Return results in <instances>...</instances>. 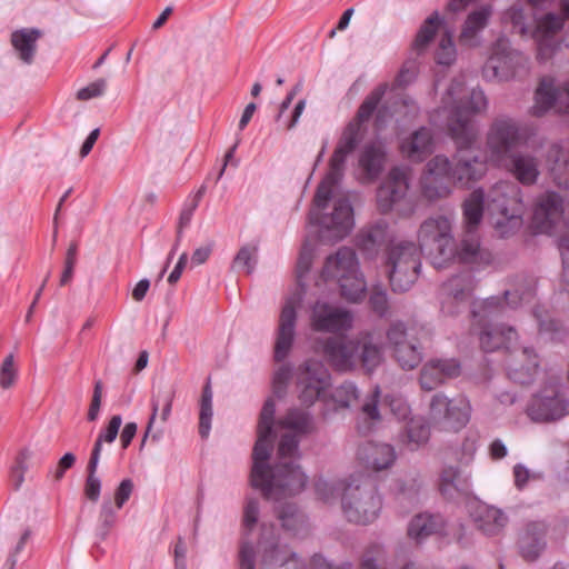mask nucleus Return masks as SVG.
I'll use <instances>...</instances> for the list:
<instances>
[{"label": "nucleus", "instance_id": "nucleus-15", "mask_svg": "<svg viewBox=\"0 0 569 569\" xmlns=\"http://www.w3.org/2000/svg\"><path fill=\"white\" fill-rule=\"evenodd\" d=\"M565 202L562 197L555 191H546L540 194L533 207L532 227L538 233L551 234L562 221Z\"/></svg>", "mask_w": 569, "mask_h": 569}, {"label": "nucleus", "instance_id": "nucleus-36", "mask_svg": "<svg viewBox=\"0 0 569 569\" xmlns=\"http://www.w3.org/2000/svg\"><path fill=\"white\" fill-rule=\"evenodd\" d=\"M547 160L553 182L560 188L569 189V151L552 144L548 150Z\"/></svg>", "mask_w": 569, "mask_h": 569}, {"label": "nucleus", "instance_id": "nucleus-32", "mask_svg": "<svg viewBox=\"0 0 569 569\" xmlns=\"http://www.w3.org/2000/svg\"><path fill=\"white\" fill-rule=\"evenodd\" d=\"M491 14L492 7L490 4H483L470 12L459 37L460 43L470 47L478 46L477 34L487 27Z\"/></svg>", "mask_w": 569, "mask_h": 569}, {"label": "nucleus", "instance_id": "nucleus-49", "mask_svg": "<svg viewBox=\"0 0 569 569\" xmlns=\"http://www.w3.org/2000/svg\"><path fill=\"white\" fill-rule=\"evenodd\" d=\"M279 519L286 530L298 532L299 529L305 525V516L299 512L297 507L292 503H286L279 511Z\"/></svg>", "mask_w": 569, "mask_h": 569}, {"label": "nucleus", "instance_id": "nucleus-55", "mask_svg": "<svg viewBox=\"0 0 569 569\" xmlns=\"http://www.w3.org/2000/svg\"><path fill=\"white\" fill-rule=\"evenodd\" d=\"M456 60V48L450 32H445L436 51V61L439 64L450 66Z\"/></svg>", "mask_w": 569, "mask_h": 569}, {"label": "nucleus", "instance_id": "nucleus-1", "mask_svg": "<svg viewBox=\"0 0 569 569\" xmlns=\"http://www.w3.org/2000/svg\"><path fill=\"white\" fill-rule=\"evenodd\" d=\"M276 427L278 431H283L278 442V461L272 468L268 465L273 432L258 430L250 482L253 488L261 490L266 499L280 500L300 493L306 487L307 476L297 461L300 459L301 438L312 432L313 422L308 412L292 408L276 422Z\"/></svg>", "mask_w": 569, "mask_h": 569}, {"label": "nucleus", "instance_id": "nucleus-25", "mask_svg": "<svg viewBox=\"0 0 569 569\" xmlns=\"http://www.w3.org/2000/svg\"><path fill=\"white\" fill-rule=\"evenodd\" d=\"M357 458L367 468L380 471L390 468L397 456L392 446L368 441L358 447Z\"/></svg>", "mask_w": 569, "mask_h": 569}, {"label": "nucleus", "instance_id": "nucleus-30", "mask_svg": "<svg viewBox=\"0 0 569 569\" xmlns=\"http://www.w3.org/2000/svg\"><path fill=\"white\" fill-rule=\"evenodd\" d=\"M432 134L428 128L421 127L401 142L400 149L411 161H422L432 152Z\"/></svg>", "mask_w": 569, "mask_h": 569}, {"label": "nucleus", "instance_id": "nucleus-64", "mask_svg": "<svg viewBox=\"0 0 569 569\" xmlns=\"http://www.w3.org/2000/svg\"><path fill=\"white\" fill-rule=\"evenodd\" d=\"M387 339L392 350L411 341L408 340V335L402 322H395L390 326L387 331Z\"/></svg>", "mask_w": 569, "mask_h": 569}, {"label": "nucleus", "instance_id": "nucleus-4", "mask_svg": "<svg viewBox=\"0 0 569 569\" xmlns=\"http://www.w3.org/2000/svg\"><path fill=\"white\" fill-rule=\"evenodd\" d=\"M341 507L349 522L372 523L382 509V497L376 481L363 475L350 476L343 487Z\"/></svg>", "mask_w": 569, "mask_h": 569}, {"label": "nucleus", "instance_id": "nucleus-9", "mask_svg": "<svg viewBox=\"0 0 569 569\" xmlns=\"http://www.w3.org/2000/svg\"><path fill=\"white\" fill-rule=\"evenodd\" d=\"M487 98L482 90L472 89L468 103L455 106L448 121L450 134L455 141L465 146L473 143L478 136V129L472 120V114L487 108Z\"/></svg>", "mask_w": 569, "mask_h": 569}, {"label": "nucleus", "instance_id": "nucleus-17", "mask_svg": "<svg viewBox=\"0 0 569 569\" xmlns=\"http://www.w3.org/2000/svg\"><path fill=\"white\" fill-rule=\"evenodd\" d=\"M563 17L555 12H547L537 22L532 37L537 43V59L546 61L552 57L558 48L556 36L565 28Z\"/></svg>", "mask_w": 569, "mask_h": 569}, {"label": "nucleus", "instance_id": "nucleus-48", "mask_svg": "<svg viewBox=\"0 0 569 569\" xmlns=\"http://www.w3.org/2000/svg\"><path fill=\"white\" fill-rule=\"evenodd\" d=\"M360 569H387L383 547L377 543L369 546L362 555Z\"/></svg>", "mask_w": 569, "mask_h": 569}, {"label": "nucleus", "instance_id": "nucleus-47", "mask_svg": "<svg viewBox=\"0 0 569 569\" xmlns=\"http://www.w3.org/2000/svg\"><path fill=\"white\" fill-rule=\"evenodd\" d=\"M121 423H122V418L120 415H116V416L111 417L107 428L99 433V436L93 445L91 456H90L91 459H96V460L100 461L102 443L103 442L112 443L116 440V438L119 433Z\"/></svg>", "mask_w": 569, "mask_h": 569}, {"label": "nucleus", "instance_id": "nucleus-8", "mask_svg": "<svg viewBox=\"0 0 569 569\" xmlns=\"http://www.w3.org/2000/svg\"><path fill=\"white\" fill-rule=\"evenodd\" d=\"M489 209L495 219V227L501 237L513 233L522 226L525 204L521 189L511 182L496 183L489 193Z\"/></svg>", "mask_w": 569, "mask_h": 569}, {"label": "nucleus", "instance_id": "nucleus-26", "mask_svg": "<svg viewBox=\"0 0 569 569\" xmlns=\"http://www.w3.org/2000/svg\"><path fill=\"white\" fill-rule=\"evenodd\" d=\"M387 159L386 147L381 141H372L367 143L358 159L361 170L362 180L365 182L375 181L385 168Z\"/></svg>", "mask_w": 569, "mask_h": 569}, {"label": "nucleus", "instance_id": "nucleus-20", "mask_svg": "<svg viewBox=\"0 0 569 569\" xmlns=\"http://www.w3.org/2000/svg\"><path fill=\"white\" fill-rule=\"evenodd\" d=\"M497 166L525 187L536 184L540 177V159L530 152L515 151Z\"/></svg>", "mask_w": 569, "mask_h": 569}, {"label": "nucleus", "instance_id": "nucleus-38", "mask_svg": "<svg viewBox=\"0 0 569 569\" xmlns=\"http://www.w3.org/2000/svg\"><path fill=\"white\" fill-rule=\"evenodd\" d=\"M400 440L407 445L410 450H416L428 442L430 438V427L422 417L411 418L400 432Z\"/></svg>", "mask_w": 569, "mask_h": 569}, {"label": "nucleus", "instance_id": "nucleus-31", "mask_svg": "<svg viewBox=\"0 0 569 569\" xmlns=\"http://www.w3.org/2000/svg\"><path fill=\"white\" fill-rule=\"evenodd\" d=\"M42 37V31L37 28H22L11 33V44L19 59L31 64L37 53V42Z\"/></svg>", "mask_w": 569, "mask_h": 569}, {"label": "nucleus", "instance_id": "nucleus-59", "mask_svg": "<svg viewBox=\"0 0 569 569\" xmlns=\"http://www.w3.org/2000/svg\"><path fill=\"white\" fill-rule=\"evenodd\" d=\"M292 377V371L290 366L283 365L281 366L273 375L272 379V389L273 393L278 398H282L289 385V381Z\"/></svg>", "mask_w": 569, "mask_h": 569}, {"label": "nucleus", "instance_id": "nucleus-21", "mask_svg": "<svg viewBox=\"0 0 569 569\" xmlns=\"http://www.w3.org/2000/svg\"><path fill=\"white\" fill-rule=\"evenodd\" d=\"M408 174L403 168H392L377 190V206L381 213L390 212L407 194Z\"/></svg>", "mask_w": 569, "mask_h": 569}, {"label": "nucleus", "instance_id": "nucleus-50", "mask_svg": "<svg viewBox=\"0 0 569 569\" xmlns=\"http://www.w3.org/2000/svg\"><path fill=\"white\" fill-rule=\"evenodd\" d=\"M257 246L246 244L241 247L233 258L232 268L251 273L257 262Z\"/></svg>", "mask_w": 569, "mask_h": 569}, {"label": "nucleus", "instance_id": "nucleus-63", "mask_svg": "<svg viewBox=\"0 0 569 569\" xmlns=\"http://www.w3.org/2000/svg\"><path fill=\"white\" fill-rule=\"evenodd\" d=\"M372 310L380 317L389 311L388 296L383 288L375 287L369 299Z\"/></svg>", "mask_w": 569, "mask_h": 569}, {"label": "nucleus", "instance_id": "nucleus-53", "mask_svg": "<svg viewBox=\"0 0 569 569\" xmlns=\"http://www.w3.org/2000/svg\"><path fill=\"white\" fill-rule=\"evenodd\" d=\"M98 465V460L90 458L87 466L88 477L84 485V495L90 501L93 502L99 500L101 490V481L96 476Z\"/></svg>", "mask_w": 569, "mask_h": 569}, {"label": "nucleus", "instance_id": "nucleus-3", "mask_svg": "<svg viewBox=\"0 0 569 569\" xmlns=\"http://www.w3.org/2000/svg\"><path fill=\"white\" fill-rule=\"evenodd\" d=\"M327 361L339 371H349L358 365L373 372L383 362L382 336L376 331L360 332L353 339L330 337L320 346Z\"/></svg>", "mask_w": 569, "mask_h": 569}, {"label": "nucleus", "instance_id": "nucleus-14", "mask_svg": "<svg viewBox=\"0 0 569 569\" xmlns=\"http://www.w3.org/2000/svg\"><path fill=\"white\" fill-rule=\"evenodd\" d=\"M353 315L335 305L317 301L310 313V327L316 332L339 333L352 328Z\"/></svg>", "mask_w": 569, "mask_h": 569}, {"label": "nucleus", "instance_id": "nucleus-16", "mask_svg": "<svg viewBox=\"0 0 569 569\" xmlns=\"http://www.w3.org/2000/svg\"><path fill=\"white\" fill-rule=\"evenodd\" d=\"M551 109L558 113H569V80L558 87L551 78H543L540 81L535 92L531 112L536 117H542Z\"/></svg>", "mask_w": 569, "mask_h": 569}, {"label": "nucleus", "instance_id": "nucleus-58", "mask_svg": "<svg viewBox=\"0 0 569 569\" xmlns=\"http://www.w3.org/2000/svg\"><path fill=\"white\" fill-rule=\"evenodd\" d=\"M259 547L263 549V562L279 565H284L287 562V558L282 555L277 541H268L264 538H262L259 541Z\"/></svg>", "mask_w": 569, "mask_h": 569}, {"label": "nucleus", "instance_id": "nucleus-18", "mask_svg": "<svg viewBox=\"0 0 569 569\" xmlns=\"http://www.w3.org/2000/svg\"><path fill=\"white\" fill-rule=\"evenodd\" d=\"M458 146V152L451 162V177L453 181L461 186H467L470 182L479 180L486 172V163L479 159L471 144L467 146L455 141Z\"/></svg>", "mask_w": 569, "mask_h": 569}, {"label": "nucleus", "instance_id": "nucleus-42", "mask_svg": "<svg viewBox=\"0 0 569 569\" xmlns=\"http://www.w3.org/2000/svg\"><path fill=\"white\" fill-rule=\"evenodd\" d=\"M443 23V19L439 16L438 11L431 13L418 30L416 39L413 41V48L417 51H423L429 43L433 40L440 26Z\"/></svg>", "mask_w": 569, "mask_h": 569}, {"label": "nucleus", "instance_id": "nucleus-57", "mask_svg": "<svg viewBox=\"0 0 569 569\" xmlns=\"http://www.w3.org/2000/svg\"><path fill=\"white\" fill-rule=\"evenodd\" d=\"M420 488H421L420 482L415 478H411L408 481H399L398 490H397V499L400 502L407 501L411 505H415L419 500Z\"/></svg>", "mask_w": 569, "mask_h": 569}, {"label": "nucleus", "instance_id": "nucleus-61", "mask_svg": "<svg viewBox=\"0 0 569 569\" xmlns=\"http://www.w3.org/2000/svg\"><path fill=\"white\" fill-rule=\"evenodd\" d=\"M17 379V369L14 367V356L13 353L8 355L0 369V386L3 389H8L13 386Z\"/></svg>", "mask_w": 569, "mask_h": 569}, {"label": "nucleus", "instance_id": "nucleus-6", "mask_svg": "<svg viewBox=\"0 0 569 569\" xmlns=\"http://www.w3.org/2000/svg\"><path fill=\"white\" fill-rule=\"evenodd\" d=\"M417 239L419 250L429 257L436 268H443L455 260L452 224L446 216L438 214L426 219L420 224Z\"/></svg>", "mask_w": 569, "mask_h": 569}, {"label": "nucleus", "instance_id": "nucleus-60", "mask_svg": "<svg viewBox=\"0 0 569 569\" xmlns=\"http://www.w3.org/2000/svg\"><path fill=\"white\" fill-rule=\"evenodd\" d=\"M276 403L272 398H268L260 412L258 430L273 432Z\"/></svg>", "mask_w": 569, "mask_h": 569}, {"label": "nucleus", "instance_id": "nucleus-27", "mask_svg": "<svg viewBox=\"0 0 569 569\" xmlns=\"http://www.w3.org/2000/svg\"><path fill=\"white\" fill-rule=\"evenodd\" d=\"M388 224L381 220L361 229L357 234L356 244L363 256L375 259L381 246L388 241Z\"/></svg>", "mask_w": 569, "mask_h": 569}, {"label": "nucleus", "instance_id": "nucleus-7", "mask_svg": "<svg viewBox=\"0 0 569 569\" xmlns=\"http://www.w3.org/2000/svg\"><path fill=\"white\" fill-rule=\"evenodd\" d=\"M421 253L412 241L388 244L385 268L393 292H406L416 282L421 267Z\"/></svg>", "mask_w": 569, "mask_h": 569}, {"label": "nucleus", "instance_id": "nucleus-37", "mask_svg": "<svg viewBox=\"0 0 569 569\" xmlns=\"http://www.w3.org/2000/svg\"><path fill=\"white\" fill-rule=\"evenodd\" d=\"M174 399V390L171 388L158 389L151 397V415L147 425V429L142 439V446L144 445L149 432L156 421L158 412L161 410V421L166 422L171 413L172 403Z\"/></svg>", "mask_w": 569, "mask_h": 569}, {"label": "nucleus", "instance_id": "nucleus-62", "mask_svg": "<svg viewBox=\"0 0 569 569\" xmlns=\"http://www.w3.org/2000/svg\"><path fill=\"white\" fill-rule=\"evenodd\" d=\"M77 253L78 244L76 242H71L67 250L64 268L60 277V286H67L72 280L74 266L77 263Z\"/></svg>", "mask_w": 569, "mask_h": 569}, {"label": "nucleus", "instance_id": "nucleus-19", "mask_svg": "<svg viewBox=\"0 0 569 569\" xmlns=\"http://www.w3.org/2000/svg\"><path fill=\"white\" fill-rule=\"evenodd\" d=\"M533 421L558 420L569 413V402L555 389H546L535 397L527 409Z\"/></svg>", "mask_w": 569, "mask_h": 569}, {"label": "nucleus", "instance_id": "nucleus-12", "mask_svg": "<svg viewBox=\"0 0 569 569\" xmlns=\"http://www.w3.org/2000/svg\"><path fill=\"white\" fill-rule=\"evenodd\" d=\"M452 181L451 161L445 156H436L427 163L421 176L422 194L431 201L446 198L451 192Z\"/></svg>", "mask_w": 569, "mask_h": 569}, {"label": "nucleus", "instance_id": "nucleus-2", "mask_svg": "<svg viewBox=\"0 0 569 569\" xmlns=\"http://www.w3.org/2000/svg\"><path fill=\"white\" fill-rule=\"evenodd\" d=\"M535 296V286L526 284L521 292L506 290L502 297L492 296L472 303L471 313L475 325L479 329V343L485 352H493L501 348H509L517 340V331L511 326L500 325L496 319L506 307L517 308L522 302H529Z\"/></svg>", "mask_w": 569, "mask_h": 569}, {"label": "nucleus", "instance_id": "nucleus-22", "mask_svg": "<svg viewBox=\"0 0 569 569\" xmlns=\"http://www.w3.org/2000/svg\"><path fill=\"white\" fill-rule=\"evenodd\" d=\"M506 366L510 380L519 385H529L537 375L539 358L531 348L515 349L510 352Z\"/></svg>", "mask_w": 569, "mask_h": 569}, {"label": "nucleus", "instance_id": "nucleus-43", "mask_svg": "<svg viewBox=\"0 0 569 569\" xmlns=\"http://www.w3.org/2000/svg\"><path fill=\"white\" fill-rule=\"evenodd\" d=\"M342 170L330 166L329 172L319 183L313 198V203L318 209H325L327 207L328 201L331 199L335 186L342 177Z\"/></svg>", "mask_w": 569, "mask_h": 569}, {"label": "nucleus", "instance_id": "nucleus-11", "mask_svg": "<svg viewBox=\"0 0 569 569\" xmlns=\"http://www.w3.org/2000/svg\"><path fill=\"white\" fill-rule=\"evenodd\" d=\"M296 385L299 400L309 407L330 386V373L322 362L309 359L297 368Z\"/></svg>", "mask_w": 569, "mask_h": 569}, {"label": "nucleus", "instance_id": "nucleus-13", "mask_svg": "<svg viewBox=\"0 0 569 569\" xmlns=\"http://www.w3.org/2000/svg\"><path fill=\"white\" fill-rule=\"evenodd\" d=\"M310 220L321 227V237L330 241H339L349 234L353 227V209L347 198L335 201L333 211L315 220V213L310 212Z\"/></svg>", "mask_w": 569, "mask_h": 569}, {"label": "nucleus", "instance_id": "nucleus-54", "mask_svg": "<svg viewBox=\"0 0 569 569\" xmlns=\"http://www.w3.org/2000/svg\"><path fill=\"white\" fill-rule=\"evenodd\" d=\"M451 399L443 393H436L432 396L429 407V416L432 422L439 428L442 425L446 413L450 409Z\"/></svg>", "mask_w": 569, "mask_h": 569}, {"label": "nucleus", "instance_id": "nucleus-44", "mask_svg": "<svg viewBox=\"0 0 569 569\" xmlns=\"http://www.w3.org/2000/svg\"><path fill=\"white\" fill-rule=\"evenodd\" d=\"M212 389L210 379L203 387L201 399H200V411H199V433L201 438H207L211 430V421L213 416L212 410Z\"/></svg>", "mask_w": 569, "mask_h": 569}, {"label": "nucleus", "instance_id": "nucleus-52", "mask_svg": "<svg viewBox=\"0 0 569 569\" xmlns=\"http://www.w3.org/2000/svg\"><path fill=\"white\" fill-rule=\"evenodd\" d=\"M117 510L109 500L102 503L97 528V536L100 540H104L108 537L110 529L116 523Z\"/></svg>", "mask_w": 569, "mask_h": 569}, {"label": "nucleus", "instance_id": "nucleus-56", "mask_svg": "<svg viewBox=\"0 0 569 569\" xmlns=\"http://www.w3.org/2000/svg\"><path fill=\"white\" fill-rule=\"evenodd\" d=\"M359 392L353 382H343L333 392L335 402L341 408H348L358 400Z\"/></svg>", "mask_w": 569, "mask_h": 569}, {"label": "nucleus", "instance_id": "nucleus-35", "mask_svg": "<svg viewBox=\"0 0 569 569\" xmlns=\"http://www.w3.org/2000/svg\"><path fill=\"white\" fill-rule=\"evenodd\" d=\"M507 516L492 506H479L475 512L477 528L487 536L498 535L507 525Z\"/></svg>", "mask_w": 569, "mask_h": 569}, {"label": "nucleus", "instance_id": "nucleus-23", "mask_svg": "<svg viewBox=\"0 0 569 569\" xmlns=\"http://www.w3.org/2000/svg\"><path fill=\"white\" fill-rule=\"evenodd\" d=\"M296 305L297 301L293 298H290L282 307L279 319L277 340L274 345L276 361H282L286 359L289 351L291 350L297 321Z\"/></svg>", "mask_w": 569, "mask_h": 569}, {"label": "nucleus", "instance_id": "nucleus-34", "mask_svg": "<svg viewBox=\"0 0 569 569\" xmlns=\"http://www.w3.org/2000/svg\"><path fill=\"white\" fill-rule=\"evenodd\" d=\"M445 521L441 516L420 513L410 521L408 527V536L417 543H421L425 539L432 535L442 533Z\"/></svg>", "mask_w": 569, "mask_h": 569}, {"label": "nucleus", "instance_id": "nucleus-28", "mask_svg": "<svg viewBox=\"0 0 569 569\" xmlns=\"http://www.w3.org/2000/svg\"><path fill=\"white\" fill-rule=\"evenodd\" d=\"M546 526L543 522H530L521 532L518 546L523 559L536 560L546 546Z\"/></svg>", "mask_w": 569, "mask_h": 569}, {"label": "nucleus", "instance_id": "nucleus-39", "mask_svg": "<svg viewBox=\"0 0 569 569\" xmlns=\"http://www.w3.org/2000/svg\"><path fill=\"white\" fill-rule=\"evenodd\" d=\"M469 418V402L462 397L451 399L450 409L446 413L440 429L457 432L468 423Z\"/></svg>", "mask_w": 569, "mask_h": 569}, {"label": "nucleus", "instance_id": "nucleus-5", "mask_svg": "<svg viewBox=\"0 0 569 569\" xmlns=\"http://www.w3.org/2000/svg\"><path fill=\"white\" fill-rule=\"evenodd\" d=\"M321 276L326 281H337L341 296L348 301L358 302L365 298L367 282L353 249L342 247L333 256H329Z\"/></svg>", "mask_w": 569, "mask_h": 569}, {"label": "nucleus", "instance_id": "nucleus-10", "mask_svg": "<svg viewBox=\"0 0 569 569\" xmlns=\"http://www.w3.org/2000/svg\"><path fill=\"white\" fill-rule=\"evenodd\" d=\"M518 122L509 117H500L491 123L486 140L489 159L497 166L508 158L513 149L523 142Z\"/></svg>", "mask_w": 569, "mask_h": 569}, {"label": "nucleus", "instance_id": "nucleus-51", "mask_svg": "<svg viewBox=\"0 0 569 569\" xmlns=\"http://www.w3.org/2000/svg\"><path fill=\"white\" fill-rule=\"evenodd\" d=\"M445 381L435 360H430L423 366L420 373V386L423 390L431 391Z\"/></svg>", "mask_w": 569, "mask_h": 569}, {"label": "nucleus", "instance_id": "nucleus-24", "mask_svg": "<svg viewBox=\"0 0 569 569\" xmlns=\"http://www.w3.org/2000/svg\"><path fill=\"white\" fill-rule=\"evenodd\" d=\"M455 259L461 263L481 267L491 263L492 254L481 247L479 236L473 230H467L459 246H456Z\"/></svg>", "mask_w": 569, "mask_h": 569}, {"label": "nucleus", "instance_id": "nucleus-41", "mask_svg": "<svg viewBox=\"0 0 569 569\" xmlns=\"http://www.w3.org/2000/svg\"><path fill=\"white\" fill-rule=\"evenodd\" d=\"M387 89V83H381L375 88L359 106L357 114L351 122H358V126L362 128V124L367 122L377 110L378 104L382 100Z\"/></svg>", "mask_w": 569, "mask_h": 569}, {"label": "nucleus", "instance_id": "nucleus-29", "mask_svg": "<svg viewBox=\"0 0 569 569\" xmlns=\"http://www.w3.org/2000/svg\"><path fill=\"white\" fill-rule=\"evenodd\" d=\"M439 489L447 499L468 496L471 491L470 477L457 467H446L440 475Z\"/></svg>", "mask_w": 569, "mask_h": 569}, {"label": "nucleus", "instance_id": "nucleus-45", "mask_svg": "<svg viewBox=\"0 0 569 569\" xmlns=\"http://www.w3.org/2000/svg\"><path fill=\"white\" fill-rule=\"evenodd\" d=\"M475 288V279L470 272H465L450 278L443 289L456 300H462L469 296Z\"/></svg>", "mask_w": 569, "mask_h": 569}, {"label": "nucleus", "instance_id": "nucleus-46", "mask_svg": "<svg viewBox=\"0 0 569 569\" xmlns=\"http://www.w3.org/2000/svg\"><path fill=\"white\" fill-rule=\"evenodd\" d=\"M393 357L405 370L415 369L422 360L420 347L413 341L393 350Z\"/></svg>", "mask_w": 569, "mask_h": 569}, {"label": "nucleus", "instance_id": "nucleus-40", "mask_svg": "<svg viewBox=\"0 0 569 569\" xmlns=\"http://www.w3.org/2000/svg\"><path fill=\"white\" fill-rule=\"evenodd\" d=\"M485 192L482 189L473 190L463 203V217L468 230L476 228L483 216Z\"/></svg>", "mask_w": 569, "mask_h": 569}, {"label": "nucleus", "instance_id": "nucleus-33", "mask_svg": "<svg viewBox=\"0 0 569 569\" xmlns=\"http://www.w3.org/2000/svg\"><path fill=\"white\" fill-rule=\"evenodd\" d=\"M361 131L362 128L358 126V122L350 121L348 123L333 151L329 166L343 171L347 156L350 154L360 142Z\"/></svg>", "mask_w": 569, "mask_h": 569}]
</instances>
